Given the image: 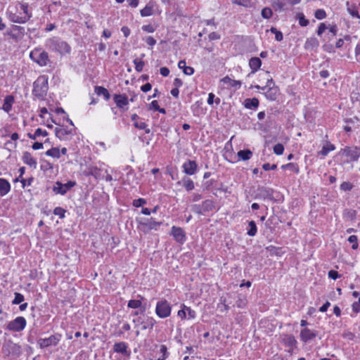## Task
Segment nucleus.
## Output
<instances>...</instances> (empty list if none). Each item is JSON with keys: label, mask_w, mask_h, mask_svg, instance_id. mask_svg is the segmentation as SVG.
<instances>
[{"label": "nucleus", "mask_w": 360, "mask_h": 360, "mask_svg": "<svg viewBox=\"0 0 360 360\" xmlns=\"http://www.w3.org/2000/svg\"><path fill=\"white\" fill-rule=\"evenodd\" d=\"M270 32L275 34V39L277 41H281L283 39V33L278 30L276 27H271L270 29Z\"/></svg>", "instance_id": "47"}, {"label": "nucleus", "mask_w": 360, "mask_h": 360, "mask_svg": "<svg viewBox=\"0 0 360 360\" xmlns=\"http://www.w3.org/2000/svg\"><path fill=\"white\" fill-rule=\"evenodd\" d=\"M201 208L203 214L206 212H212L215 210V203L212 200H205L201 203Z\"/></svg>", "instance_id": "22"}, {"label": "nucleus", "mask_w": 360, "mask_h": 360, "mask_svg": "<svg viewBox=\"0 0 360 360\" xmlns=\"http://www.w3.org/2000/svg\"><path fill=\"white\" fill-rule=\"evenodd\" d=\"M184 310H186V315L188 314V319H194L196 317V312L191 307L184 305Z\"/></svg>", "instance_id": "52"}, {"label": "nucleus", "mask_w": 360, "mask_h": 360, "mask_svg": "<svg viewBox=\"0 0 360 360\" xmlns=\"http://www.w3.org/2000/svg\"><path fill=\"white\" fill-rule=\"evenodd\" d=\"M45 154L47 156H50L55 158H60V150L58 148L53 147L51 149L48 150Z\"/></svg>", "instance_id": "43"}, {"label": "nucleus", "mask_w": 360, "mask_h": 360, "mask_svg": "<svg viewBox=\"0 0 360 360\" xmlns=\"http://www.w3.org/2000/svg\"><path fill=\"white\" fill-rule=\"evenodd\" d=\"M57 138L61 141L69 139V136L72 134V129H68L65 127H56L54 129Z\"/></svg>", "instance_id": "16"}, {"label": "nucleus", "mask_w": 360, "mask_h": 360, "mask_svg": "<svg viewBox=\"0 0 360 360\" xmlns=\"http://www.w3.org/2000/svg\"><path fill=\"white\" fill-rule=\"evenodd\" d=\"M284 151V146L281 143H277L274 146V153L278 155H282Z\"/></svg>", "instance_id": "56"}, {"label": "nucleus", "mask_w": 360, "mask_h": 360, "mask_svg": "<svg viewBox=\"0 0 360 360\" xmlns=\"http://www.w3.org/2000/svg\"><path fill=\"white\" fill-rule=\"evenodd\" d=\"M183 186L186 191H190L194 189V182L189 178L183 179Z\"/></svg>", "instance_id": "39"}, {"label": "nucleus", "mask_w": 360, "mask_h": 360, "mask_svg": "<svg viewBox=\"0 0 360 360\" xmlns=\"http://www.w3.org/2000/svg\"><path fill=\"white\" fill-rule=\"evenodd\" d=\"M257 232V227L255 221H250L248 223L247 234L249 236H255Z\"/></svg>", "instance_id": "36"}, {"label": "nucleus", "mask_w": 360, "mask_h": 360, "mask_svg": "<svg viewBox=\"0 0 360 360\" xmlns=\"http://www.w3.org/2000/svg\"><path fill=\"white\" fill-rule=\"evenodd\" d=\"M207 102L210 105H213L214 103L218 105L220 104L221 100L219 97H216L213 93H209Z\"/></svg>", "instance_id": "42"}, {"label": "nucleus", "mask_w": 360, "mask_h": 360, "mask_svg": "<svg viewBox=\"0 0 360 360\" xmlns=\"http://www.w3.org/2000/svg\"><path fill=\"white\" fill-rule=\"evenodd\" d=\"M243 105L247 109L256 110L259 107V101L257 98H246Z\"/></svg>", "instance_id": "25"}, {"label": "nucleus", "mask_w": 360, "mask_h": 360, "mask_svg": "<svg viewBox=\"0 0 360 360\" xmlns=\"http://www.w3.org/2000/svg\"><path fill=\"white\" fill-rule=\"evenodd\" d=\"M314 16L318 20H323L326 17V13L323 9H317L314 13Z\"/></svg>", "instance_id": "54"}, {"label": "nucleus", "mask_w": 360, "mask_h": 360, "mask_svg": "<svg viewBox=\"0 0 360 360\" xmlns=\"http://www.w3.org/2000/svg\"><path fill=\"white\" fill-rule=\"evenodd\" d=\"M155 311L159 318H167L171 315L172 305L167 300L161 299L157 302Z\"/></svg>", "instance_id": "5"}, {"label": "nucleus", "mask_w": 360, "mask_h": 360, "mask_svg": "<svg viewBox=\"0 0 360 360\" xmlns=\"http://www.w3.org/2000/svg\"><path fill=\"white\" fill-rule=\"evenodd\" d=\"M214 190L215 191H213V194L214 195H217V191H222V192H226L227 191V188H224V185L222 183H220L219 184H217V182L214 184Z\"/></svg>", "instance_id": "60"}, {"label": "nucleus", "mask_w": 360, "mask_h": 360, "mask_svg": "<svg viewBox=\"0 0 360 360\" xmlns=\"http://www.w3.org/2000/svg\"><path fill=\"white\" fill-rule=\"evenodd\" d=\"M49 89L48 78L40 76L33 84L32 94L39 100H44Z\"/></svg>", "instance_id": "2"}, {"label": "nucleus", "mask_w": 360, "mask_h": 360, "mask_svg": "<svg viewBox=\"0 0 360 360\" xmlns=\"http://www.w3.org/2000/svg\"><path fill=\"white\" fill-rule=\"evenodd\" d=\"M162 221H156L154 218L151 217L150 219H143L139 221V226L141 231L145 233L148 232L150 230L157 231L160 225H162Z\"/></svg>", "instance_id": "10"}, {"label": "nucleus", "mask_w": 360, "mask_h": 360, "mask_svg": "<svg viewBox=\"0 0 360 360\" xmlns=\"http://www.w3.org/2000/svg\"><path fill=\"white\" fill-rule=\"evenodd\" d=\"M183 168L185 174L193 175L197 171L198 165L195 161L189 160L184 163Z\"/></svg>", "instance_id": "17"}, {"label": "nucleus", "mask_w": 360, "mask_h": 360, "mask_svg": "<svg viewBox=\"0 0 360 360\" xmlns=\"http://www.w3.org/2000/svg\"><path fill=\"white\" fill-rule=\"evenodd\" d=\"M75 185L76 181H68L65 184H62L60 181H58L55 183V185L53 187V191L56 194H60L63 195Z\"/></svg>", "instance_id": "13"}, {"label": "nucleus", "mask_w": 360, "mask_h": 360, "mask_svg": "<svg viewBox=\"0 0 360 360\" xmlns=\"http://www.w3.org/2000/svg\"><path fill=\"white\" fill-rule=\"evenodd\" d=\"M160 352L162 354V356H164L165 358H168L169 353L167 351V347L165 345H160Z\"/></svg>", "instance_id": "63"}, {"label": "nucleus", "mask_w": 360, "mask_h": 360, "mask_svg": "<svg viewBox=\"0 0 360 360\" xmlns=\"http://www.w3.org/2000/svg\"><path fill=\"white\" fill-rule=\"evenodd\" d=\"M134 64L135 65V70L140 72L143 70V68L145 65V62L142 60L141 58H135L133 61Z\"/></svg>", "instance_id": "45"}, {"label": "nucleus", "mask_w": 360, "mask_h": 360, "mask_svg": "<svg viewBox=\"0 0 360 360\" xmlns=\"http://www.w3.org/2000/svg\"><path fill=\"white\" fill-rule=\"evenodd\" d=\"M223 82L225 84H229L232 87H240L241 86V82L238 80H234L229 77L228 76L225 77L223 79Z\"/></svg>", "instance_id": "38"}, {"label": "nucleus", "mask_w": 360, "mask_h": 360, "mask_svg": "<svg viewBox=\"0 0 360 360\" xmlns=\"http://www.w3.org/2000/svg\"><path fill=\"white\" fill-rule=\"evenodd\" d=\"M285 4L280 1H274L272 4V7L276 12H281L285 10Z\"/></svg>", "instance_id": "44"}, {"label": "nucleus", "mask_w": 360, "mask_h": 360, "mask_svg": "<svg viewBox=\"0 0 360 360\" xmlns=\"http://www.w3.org/2000/svg\"><path fill=\"white\" fill-rule=\"evenodd\" d=\"M297 19L299 20L300 25L302 27H306L309 23V20L305 18V16L302 13L297 14Z\"/></svg>", "instance_id": "50"}, {"label": "nucleus", "mask_w": 360, "mask_h": 360, "mask_svg": "<svg viewBox=\"0 0 360 360\" xmlns=\"http://www.w3.org/2000/svg\"><path fill=\"white\" fill-rule=\"evenodd\" d=\"M318 335V331L304 328L301 330L300 338L302 342L307 343L313 340Z\"/></svg>", "instance_id": "15"}, {"label": "nucleus", "mask_w": 360, "mask_h": 360, "mask_svg": "<svg viewBox=\"0 0 360 360\" xmlns=\"http://www.w3.org/2000/svg\"><path fill=\"white\" fill-rule=\"evenodd\" d=\"M339 154L348 158L346 162H356L360 158V147L356 146H345L340 149Z\"/></svg>", "instance_id": "6"}, {"label": "nucleus", "mask_w": 360, "mask_h": 360, "mask_svg": "<svg viewBox=\"0 0 360 360\" xmlns=\"http://www.w3.org/2000/svg\"><path fill=\"white\" fill-rule=\"evenodd\" d=\"M191 211L197 214L202 215L203 212L201 208V204H194L191 207Z\"/></svg>", "instance_id": "55"}, {"label": "nucleus", "mask_w": 360, "mask_h": 360, "mask_svg": "<svg viewBox=\"0 0 360 360\" xmlns=\"http://www.w3.org/2000/svg\"><path fill=\"white\" fill-rule=\"evenodd\" d=\"M274 189L269 187L258 186L257 190L255 191V195L254 198L257 200H269L271 201H275L274 198Z\"/></svg>", "instance_id": "9"}, {"label": "nucleus", "mask_w": 360, "mask_h": 360, "mask_svg": "<svg viewBox=\"0 0 360 360\" xmlns=\"http://www.w3.org/2000/svg\"><path fill=\"white\" fill-rule=\"evenodd\" d=\"M237 155L240 160L246 161L252 158V152L250 149L240 150Z\"/></svg>", "instance_id": "33"}, {"label": "nucleus", "mask_w": 360, "mask_h": 360, "mask_svg": "<svg viewBox=\"0 0 360 360\" xmlns=\"http://www.w3.org/2000/svg\"><path fill=\"white\" fill-rule=\"evenodd\" d=\"M281 167H282V169H290L296 174H298L300 172L298 165L296 163H293V162H290L286 165H282Z\"/></svg>", "instance_id": "41"}, {"label": "nucleus", "mask_w": 360, "mask_h": 360, "mask_svg": "<svg viewBox=\"0 0 360 360\" xmlns=\"http://www.w3.org/2000/svg\"><path fill=\"white\" fill-rule=\"evenodd\" d=\"M278 91L277 86L269 87V89L264 92V96L269 101H275L277 98Z\"/></svg>", "instance_id": "26"}, {"label": "nucleus", "mask_w": 360, "mask_h": 360, "mask_svg": "<svg viewBox=\"0 0 360 360\" xmlns=\"http://www.w3.org/2000/svg\"><path fill=\"white\" fill-rule=\"evenodd\" d=\"M141 297V300H130L127 303V307L131 309H139L142 307L141 300L144 298L141 295H139Z\"/></svg>", "instance_id": "35"}, {"label": "nucleus", "mask_w": 360, "mask_h": 360, "mask_svg": "<svg viewBox=\"0 0 360 360\" xmlns=\"http://www.w3.org/2000/svg\"><path fill=\"white\" fill-rule=\"evenodd\" d=\"M47 135L48 132L46 130L41 129V128H37L34 134H27V136L32 140H35L39 136H46Z\"/></svg>", "instance_id": "34"}, {"label": "nucleus", "mask_w": 360, "mask_h": 360, "mask_svg": "<svg viewBox=\"0 0 360 360\" xmlns=\"http://www.w3.org/2000/svg\"><path fill=\"white\" fill-rule=\"evenodd\" d=\"M170 235L179 244H184L186 240V232L181 227L173 226L171 229Z\"/></svg>", "instance_id": "14"}, {"label": "nucleus", "mask_w": 360, "mask_h": 360, "mask_svg": "<svg viewBox=\"0 0 360 360\" xmlns=\"http://www.w3.org/2000/svg\"><path fill=\"white\" fill-rule=\"evenodd\" d=\"M65 212H66V210L61 207H56L53 211V213L55 214V215H57L60 217V219H63L65 218Z\"/></svg>", "instance_id": "48"}, {"label": "nucleus", "mask_w": 360, "mask_h": 360, "mask_svg": "<svg viewBox=\"0 0 360 360\" xmlns=\"http://www.w3.org/2000/svg\"><path fill=\"white\" fill-rule=\"evenodd\" d=\"M156 323L157 322L153 317L146 316V318L141 322V325H142V330H153Z\"/></svg>", "instance_id": "23"}, {"label": "nucleus", "mask_w": 360, "mask_h": 360, "mask_svg": "<svg viewBox=\"0 0 360 360\" xmlns=\"http://www.w3.org/2000/svg\"><path fill=\"white\" fill-rule=\"evenodd\" d=\"M352 188L353 185L347 181H344L340 184V189L345 191H349Z\"/></svg>", "instance_id": "59"}, {"label": "nucleus", "mask_w": 360, "mask_h": 360, "mask_svg": "<svg viewBox=\"0 0 360 360\" xmlns=\"http://www.w3.org/2000/svg\"><path fill=\"white\" fill-rule=\"evenodd\" d=\"M184 304H181V309L177 312V316L181 319L184 320L187 318L186 316V310L184 309Z\"/></svg>", "instance_id": "61"}, {"label": "nucleus", "mask_w": 360, "mask_h": 360, "mask_svg": "<svg viewBox=\"0 0 360 360\" xmlns=\"http://www.w3.org/2000/svg\"><path fill=\"white\" fill-rule=\"evenodd\" d=\"M340 276L341 275L335 270H330L328 271V277L333 280H336L340 278Z\"/></svg>", "instance_id": "62"}, {"label": "nucleus", "mask_w": 360, "mask_h": 360, "mask_svg": "<svg viewBox=\"0 0 360 360\" xmlns=\"http://www.w3.org/2000/svg\"><path fill=\"white\" fill-rule=\"evenodd\" d=\"M9 18L13 22L25 23L30 19V15L20 16L15 13H11Z\"/></svg>", "instance_id": "28"}, {"label": "nucleus", "mask_w": 360, "mask_h": 360, "mask_svg": "<svg viewBox=\"0 0 360 360\" xmlns=\"http://www.w3.org/2000/svg\"><path fill=\"white\" fill-rule=\"evenodd\" d=\"M232 3L244 7H248L250 5V0H232Z\"/></svg>", "instance_id": "57"}, {"label": "nucleus", "mask_w": 360, "mask_h": 360, "mask_svg": "<svg viewBox=\"0 0 360 360\" xmlns=\"http://www.w3.org/2000/svg\"><path fill=\"white\" fill-rule=\"evenodd\" d=\"M154 3L150 1L149 3L140 11L141 15L142 17L150 16L153 14Z\"/></svg>", "instance_id": "29"}, {"label": "nucleus", "mask_w": 360, "mask_h": 360, "mask_svg": "<svg viewBox=\"0 0 360 360\" xmlns=\"http://www.w3.org/2000/svg\"><path fill=\"white\" fill-rule=\"evenodd\" d=\"M45 47L51 51L58 53L60 55L70 53L71 51L70 46L65 41L58 37L49 38L45 41Z\"/></svg>", "instance_id": "1"}, {"label": "nucleus", "mask_w": 360, "mask_h": 360, "mask_svg": "<svg viewBox=\"0 0 360 360\" xmlns=\"http://www.w3.org/2000/svg\"><path fill=\"white\" fill-rule=\"evenodd\" d=\"M281 342L285 347H288L287 352L290 354H292L295 349H297V341L293 335H282Z\"/></svg>", "instance_id": "11"}, {"label": "nucleus", "mask_w": 360, "mask_h": 360, "mask_svg": "<svg viewBox=\"0 0 360 360\" xmlns=\"http://www.w3.org/2000/svg\"><path fill=\"white\" fill-rule=\"evenodd\" d=\"M127 348H128V345L125 342H116L113 345L114 352L122 354L123 355L129 354Z\"/></svg>", "instance_id": "20"}, {"label": "nucleus", "mask_w": 360, "mask_h": 360, "mask_svg": "<svg viewBox=\"0 0 360 360\" xmlns=\"http://www.w3.org/2000/svg\"><path fill=\"white\" fill-rule=\"evenodd\" d=\"M11 191V184L6 179L0 178V195L4 196Z\"/></svg>", "instance_id": "24"}, {"label": "nucleus", "mask_w": 360, "mask_h": 360, "mask_svg": "<svg viewBox=\"0 0 360 360\" xmlns=\"http://www.w3.org/2000/svg\"><path fill=\"white\" fill-rule=\"evenodd\" d=\"M113 100L117 107L120 109H124L129 104L128 97L126 94H115Z\"/></svg>", "instance_id": "18"}, {"label": "nucleus", "mask_w": 360, "mask_h": 360, "mask_svg": "<svg viewBox=\"0 0 360 360\" xmlns=\"http://www.w3.org/2000/svg\"><path fill=\"white\" fill-rule=\"evenodd\" d=\"M319 46V40L313 37L308 38L304 44V47L306 49H314L318 48Z\"/></svg>", "instance_id": "31"}, {"label": "nucleus", "mask_w": 360, "mask_h": 360, "mask_svg": "<svg viewBox=\"0 0 360 360\" xmlns=\"http://www.w3.org/2000/svg\"><path fill=\"white\" fill-rule=\"evenodd\" d=\"M247 303H248V300H247L245 296H244L243 295H238L236 304L238 308H241V309L245 308L247 305Z\"/></svg>", "instance_id": "37"}, {"label": "nucleus", "mask_w": 360, "mask_h": 360, "mask_svg": "<svg viewBox=\"0 0 360 360\" xmlns=\"http://www.w3.org/2000/svg\"><path fill=\"white\" fill-rule=\"evenodd\" d=\"M22 160L25 164L29 165L30 167H32L34 169L37 168V160L32 156L30 152H24L22 153Z\"/></svg>", "instance_id": "19"}, {"label": "nucleus", "mask_w": 360, "mask_h": 360, "mask_svg": "<svg viewBox=\"0 0 360 360\" xmlns=\"http://www.w3.org/2000/svg\"><path fill=\"white\" fill-rule=\"evenodd\" d=\"M14 96L12 95H8L5 97L4 100V104L2 106V109L6 112H9L12 109V105L14 103Z\"/></svg>", "instance_id": "27"}, {"label": "nucleus", "mask_w": 360, "mask_h": 360, "mask_svg": "<svg viewBox=\"0 0 360 360\" xmlns=\"http://www.w3.org/2000/svg\"><path fill=\"white\" fill-rule=\"evenodd\" d=\"M352 311L356 314L360 312V297L357 302H354L352 304Z\"/></svg>", "instance_id": "64"}, {"label": "nucleus", "mask_w": 360, "mask_h": 360, "mask_svg": "<svg viewBox=\"0 0 360 360\" xmlns=\"http://www.w3.org/2000/svg\"><path fill=\"white\" fill-rule=\"evenodd\" d=\"M95 92L98 96H103L105 101H108L110 98L109 91L103 86H96Z\"/></svg>", "instance_id": "32"}, {"label": "nucleus", "mask_w": 360, "mask_h": 360, "mask_svg": "<svg viewBox=\"0 0 360 360\" xmlns=\"http://www.w3.org/2000/svg\"><path fill=\"white\" fill-rule=\"evenodd\" d=\"M25 300V297L20 292L14 293V299L12 301L13 304H21Z\"/></svg>", "instance_id": "46"}, {"label": "nucleus", "mask_w": 360, "mask_h": 360, "mask_svg": "<svg viewBox=\"0 0 360 360\" xmlns=\"http://www.w3.org/2000/svg\"><path fill=\"white\" fill-rule=\"evenodd\" d=\"M27 325V321L23 316H18L15 319L9 321L6 325V330L12 332H21Z\"/></svg>", "instance_id": "8"}, {"label": "nucleus", "mask_w": 360, "mask_h": 360, "mask_svg": "<svg viewBox=\"0 0 360 360\" xmlns=\"http://www.w3.org/2000/svg\"><path fill=\"white\" fill-rule=\"evenodd\" d=\"M30 59L39 66H46L51 63L49 53L41 48H35L30 53Z\"/></svg>", "instance_id": "4"}, {"label": "nucleus", "mask_w": 360, "mask_h": 360, "mask_svg": "<svg viewBox=\"0 0 360 360\" xmlns=\"http://www.w3.org/2000/svg\"><path fill=\"white\" fill-rule=\"evenodd\" d=\"M261 15L264 19H269L272 15V10L269 7H265L262 10Z\"/></svg>", "instance_id": "49"}, {"label": "nucleus", "mask_w": 360, "mask_h": 360, "mask_svg": "<svg viewBox=\"0 0 360 360\" xmlns=\"http://www.w3.org/2000/svg\"><path fill=\"white\" fill-rule=\"evenodd\" d=\"M262 60L258 57H252L249 60V66L251 69V74L255 73L261 67Z\"/></svg>", "instance_id": "21"}, {"label": "nucleus", "mask_w": 360, "mask_h": 360, "mask_svg": "<svg viewBox=\"0 0 360 360\" xmlns=\"http://www.w3.org/2000/svg\"><path fill=\"white\" fill-rule=\"evenodd\" d=\"M146 204V200L144 198H139L134 200L132 202V205L135 207H139Z\"/></svg>", "instance_id": "58"}, {"label": "nucleus", "mask_w": 360, "mask_h": 360, "mask_svg": "<svg viewBox=\"0 0 360 360\" xmlns=\"http://www.w3.org/2000/svg\"><path fill=\"white\" fill-rule=\"evenodd\" d=\"M178 67L183 70V72L186 75H192L194 73V68L191 66H187L184 60H181L178 63Z\"/></svg>", "instance_id": "30"}, {"label": "nucleus", "mask_w": 360, "mask_h": 360, "mask_svg": "<svg viewBox=\"0 0 360 360\" xmlns=\"http://www.w3.org/2000/svg\"><path fill=\"white\" fill-rule=\"evenodd\" d=\"M347 240L352 244V248L353 250H356L359 247V244H358V238H357V236H355V235H352L350 236Z\"/></svg>", "instance_id": "51"}, {"label": "nucleus", "mask_w": 360, "mask_h": 360, "mask_svg": "<svg viewBox=\"0 0 360 360\" xmlns=\"http://www.w3.org/2000/svg\"><path fill=\"white\" fill-rule=\"evenodd\" d=\"M61 335L56 333L47 338H39L37 344L41 349H44L50 346H56L60 340Z\"/></svg>", "instance_id": "12"}, {"label": "nucleus", "mask_w": 360, "mask_h": 360, "mask_svg": "<svg viewBox=\"0 0 360 360\" xmlns=\"http://www.w3.org/2000/svg\"><path fill=\"white\" fill-rule=\"evenodd\" d=\"M217 183V181L214 179H211L209 181H207L204 184V191H210L212 188H214V184Z\"/></svg>", "instance_id": "53"}, {"label": "nucleus", "mask_w": 360, "mask_h": 360, "mask_svg": "<svg viewBox=\"0 0 360 360\" xmlns=\"http://www.w3.org/2000/svg\"><path fill=\"white\" fill-rule=\"evenodd\" d=\"M335 149V147L332 143H328L326 146H323L321 150L319 152V153L323 156H326L330 151H333Z\"/></svg>", "instance_id": "40"}, {"label": "nucleus", "mask_w": 360, "mask_h": 360, "mask_svg": "<svg viewBox=\"0 0 360 360\" xmlns=\"http://www.w3.org/2000/svg\"><path fill=\"white\" fill-rule=\"evenodd\" d=\"M25 34V27L13 25L11 28L8 29L4 35L13 39V41L18 42L21 40Z\"/></svg>", "instance_id": "7"}, {"label": "nucleus", "mask_w": 360, "mask_h": 360, "mask_svg": "<svg viewBox=\"0 0 360 360\" xmlns=\"http://www.w3.org/2000/svg\"><path fill=\"white\" fill-rule=\"evenodd\" d=\"M22 347L11 339L6 340L2 345V353L4 356L13 359L18 358L22 354Z\"/></svg>", "instance_id": "3"}]
</instances>
